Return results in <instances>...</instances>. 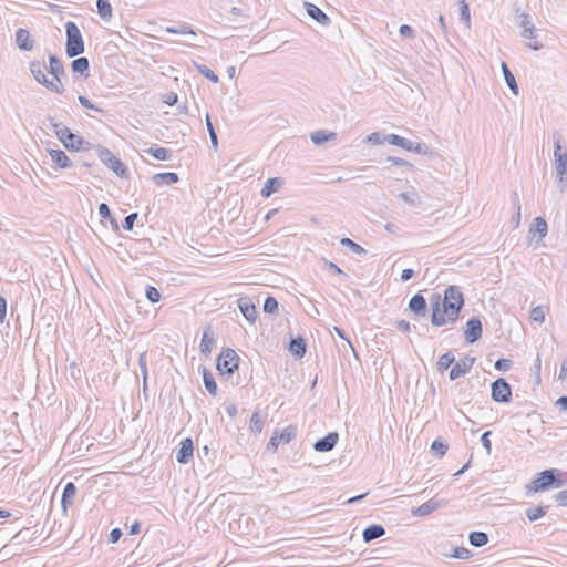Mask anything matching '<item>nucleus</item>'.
<instances>
[{
	"label": "nucleus",
	"instance_id": "obj_3",
	"mask_svg": "<svg viewBox=\"0 0 567 567\" xmlns=\"http://www.w3.org/2000/svg\"><path fill=\"white\" fill-rule=\"evenodd\" d=\"M563 473L560 470L557 468H549L540 472L538 476L532 481L530 483V491L533 492H539V491H547L549 488H559L563 487L566 483L561 478Z\"/></svg>",
	"mask_w": 567,
	"mask_h": 567
},
{
	"label": "nucleus",
	"instance_id": "obj_64",
	"mask_svg": "<svg viewBox=\"0 0 567 567\" xmlns=\"http://www.w3.org/2000/svg\"><path fill=\"white\" fill-rule=\"evenodd\" d=\"M555 499L560 506L567 505V489L560 491L555 495Z\"/></svg>",
	"mask_w": 567,
	"mask_h": 567
},
{
	"label": "nucleus",
	"instance_id": "obj_15",
	"mask_svg": "<svg viewBox=\"0 0 567 567\" xmlns=\"http://www.w3.org/2000/svg\"><path fill=\"white\" fill-rule=\"evenodd\" d=\"M237 305L244 318L248 322L255 323L257 319V310L251 299L249 297H240L237 300Z\"/></svg>",
	"mask_w": 567,
	"mask_h": 567
},
{
	"label": "nucleus",
	"instance_id": "obj_27",
	"mask_svg": "<svg viewBox=\"0 0 567 567\" xmlns=\"http://www.w3.org/2000/svg\"><path fill=\"white\" fill-rule=\"evenodd\" d=\"M76 494V486L73 482L66 483L62 493L61 505L64 509L73 504V497Z\"/></svg>",
	"mask_w": 567,
	"mask_h": 567
},
{
	"label": "nucleus",
	"instance_id": "obj_37",
	"mask_svg": "<svg viewBox=\"0 0 567 567\" xmlns=\"http://www.w3.org/2000/svg\"><path fill=\"white\" fill-rule=\"evenodd\" d=\"M455 362V357L451 351L445 352L439 358L437 370L443 372L447 370Z\"/></svg>",
	"mask_w": 567,
	"mask_h": 567
},
{
	"label": "nucleus",
	"instance_id": "obj_13",
	"mask_svg": "<svg viewBox=\"0 0 567 567\" xmlns=\"http://www.w3.org/2000/svg\"><path fill=\"white\" fill-rule=\"evenodd\" d=\"M447 504L446 499H437V498H431L430 501L423 503L419 507L412 508L411 513L413 516L423 517L426 516L436 509L444 507Z\"/></svg>",
	"mask_w": 567,
	"mask_h": 567
},
{
	"label": "nucleus",
	"instance_id": "obj_8",
	"mask_svg": "<svg viewBox=\"0 0 567 567\" xmlns=\"http://www.w3.org/2000/svg\"><path fill=\"white\" fill-rule=\"evenodd\" d=\"M385 140L391 145L400 146L406 151L414 152L416 154L426 155L430 153V147L425 143L413 142L398 134H389Z\"/></svg>",
	"mask_w": 567,
	"mask_h": 567
},
{
	"label": "nucleus",
	"instance_id": "obj_14",
	"mask_svg": "<svg viewBox=\"0 0 567 567\" xmlns=\"http://www.w3.org/2000/svg\"><path fill=\"white\" fill-rule=\"evenodd\" d=\"M482 337V322L478 318H471L466 322V328L464 330V338L467 343H474L480 340Z\"/></svg>",
	"mask_w": 567,
	"mask_h": 567
},
{
	"label": "nucleus",
	"instance_id": "obj_29",
	"mask_svg": "<svg viewBox=\"0 0 567 567\" xmlns=\"http://www.w3.org/2000/svg\"><path fill=\"white\" fill-rule=\"evenodd\" d=\"M501 69L507 86L509 87L514 95H518V84L516 82L514 74L511 72L509 68L505 62L501 63Z\"/></svg>",
	"mask_w": 567,
	"mask_h": 567
},
{
	"label": "nucleus",
	"instance_id": "obj_20",
	"mask_svg": "<svg viewBox=\"0 0 567 567\" xmlns=\"http://www.w3.org/2000/svg\"><path fill=\"white\" fill-rule=\"evenodd\" d=\"M305 7L308 16L315 21L324 27L330 24V18L319 7L310 2H306Z\"/></svg>",
	"mask_w": 567,
	"mask_h": 567
},
{
	"label": "nucleus",
	"instance_id": "obj_32",
	"mask_svg": "<svg viewBox=\"0 0 567 567\" xmlns=\"http://www.w3.org/2000/svg\"><path fill=\"white\" fill-rule=\"evenodd\" d=\"M306 341L302 337L291 339L289 350L297 357L302 358L306 353Z\"/></svg>",
	"mask_w": 567,
	"mask_h": 567
},
{
	"label": "nucleus",
	"instance_id": "obj_16",
	"mask_svg": "<svg viewBox=\"0 0 567 567\" xmlns=\"http://www.w3.org/2000/svg\"><path fill=\"white\" fill-rule=\"evenodd\" d=\"M474 361L475 358L465 357L464 359L455 362L450 370V379L453 381L466 374L474 364Z\"/></svg>",
	"mask_w": 567,
	"mask_h": 567
},
{
	"label": "nucleus",
	"instance_id": "obj_34",
	"mask_svg": "<svg viewBox=\"0 0 567 567\" xmlns=\"http://www.w3.org/2000/svg\"><path fill=\"white\" fill-rule=\"evenodd\" d=\"M203 381L209 394L215 396L217 394V384L214 375L206 368L203 370Z\"/></svg>",
	"mask_w": 567,
	"mask_h": 567
},
{
	"label": "nucleus",
	"instance_id": "obj_22",
	"mask_svg": "<svg viewBox=\"0 0 567 567\" xmlns=\"http://www.w3.org/2000/svg\"><path fill=\"white\" fill-rule=\"evenodd\" d=\"M215 343L214 332L210 327H206L203 332V337L200 340V352L205 357H208L213 350Z\"/></svg>",
	"mask_w": 567,
	"mask_h": 567
},
{
	"label": "nucleus",
	"instance_id": "obj_40",
	"mask_svg": "<svg viewBox=\"0 0 567 567\" xmlns=\"http://www.w3.org/2000/svg\"><path fill=\"white\" fill-rule=\"evenodd\" d=\"M547 230H548L547 223L543 217H536L534 219L533 226L529 229L530 233L532 231L537 233L540 238H544L547 235Z\"/></svg>",
	"mask_w": 567,
	"mask_h": 567
},
{
	"label": "nucleus",
	"instance_id": "obj_53",
	"mask_svg": "<svg viewBox=\"0 0 567 567\" xmlns=\"http://www.w3.org/2000/svg\"><path fill=\"white\" fill-rule=\"evenodd\" d=\"M138 365L141 369V372L143 374L144 379V388L146 386V379H147V358L146 352H142L138 357Z\"/></svg>",
	"mask_w": 567,
	"mask_h": 567
},
{
	"label": "nucleus",
	"instance_id": "obj_50",
	"mask_svg": "<svg viewBox=\"0 0 567 567\" xmlns=\"http://www.w3.org/2000/svg\"><path fill=\"white\" fill-rule=\"evenodd\" d=\"M449 446L442 441L435 440L431 445V450L439 456L445 455Z\"/></svg>",
	"mask_w": 567,
	"mask_h": 567
},
{
	"label": "nucleus",
	"instance_id": "obj_26",
	"mask_svg": "<svg viewBox=\"0 0 567 567\" xmlns=\"http://www.w3.org/2000/svg\"><path fill=\"white\" fill-rule=\"evenodd\" d=\"M511 203L513 208L515 209V214L511 219V223L513 225V228H517L520 224V217H522V206L519 200V195L516 190L512 192L511 194Z\"/></svg>",
	"mask_w": 567,
	"mask_h": 567
},
{
	"label": "nucleus",
	"instance_id": "obj_19",
	"mask_svg": "<svg viewBox=\"0 0 567 567\" xmlns=\"http://www.w3.org/2000/svg\"><path fill=\"white\" fill-rule=\"evenodd\" d=\"M16 44L22 51H31L34 48V40L31 39L29 30L20 28L16 31Z\"/></svg>",
	"mask_w": 567,
	"mask_h": 567
},
{
	"label": "nucleus",
	"instance_id": "obj_60",
	"mask_svg": "<svg viewBox=\"0 0 567 567\" xmlns=\"http://www.w3.org/2000/svg\"><path fill=\"white\" fill-rule=\"evenodd\" d=\"M512 365V361L509 359H498L495 362V369L498 371H507Z\"/></svg>",
	"mask_w": 567,
	"mask_h": 567
},
{
	"label": "nucleus",
	"instance_id": "obj_62",
	"mask_svg": "<svg viewBox=\"0 0 567 567\" xmlns=\"http://www.w3.org/2000/svg\"><path fill=\"white\" fill-rule=\"evenodd\" d=\"M388 162H390L392 165L395 166H409L412 167V164L403 158L395 157V156H389Z\"/></svg>",
	"mask_w": 567,
	"mask_h": 567
},
{
	"label": "nucleus",
	"instance_id": "obj_49",
	"mask_svg": "<svg viewBox=\"0 0 567 567\" xmlns=\"http://www.w3.org/2000/svg\"><path fill=\"white\" fill-rule=\"evenodd\" d=\"M206 126H207V130H208V133H209L212 146L214 148H217V146H218V137H217V134L215 132V128L213 126V123H212L210 117H209L208 114L206 115Z\"/></svg>",
	"mask_w": 567,
	"mask_h": 567
},
{
	"label": "nucleus",
	"instance_id": "obj_6",
	"mask_svg": "<svg viewBox=\"0 0 567 567\" xmlns=\"http://www.w3.org/2000/svg\"><path fill=\"white\" fill-rule=\"evenodd\" d=\"M48 72L52 75L49 79L48 90L55 94H62L64 92L62 79L66 76V72L62 61L54 54L49 55Z\"/></svg>",
	"mask_w": 567,
	"mask_h": 567
},
{
	"label": "nucleus",
	"instance_id": "obj_46",
	"mask_svg": "<svg viewBox=\"0 0 567 567\" xmlns=\"http://www.w3.org/2000/svg\"><path fill=\"white\" fill-rule=\"evenodd\" d=\"M278 310V301L275 297L268 296L264 301V311L266 313H275Z\"/></svg>",
	"mask_w": 567,
	"mask_h": 567
},
{
	"label": "nucleus",
	"instance_id": "obj_21",
	"mask_svg": "<svg viewBox=\"0 0 567 567\" xmlns=\"http://www.w3.org/2000/svg\"><path fill=\"white\" fill-rule=\"evenodd\" d=\"M409 309L417 317L426 316V300L421 293H415L409 301Z\"/></svg>",
	"mask_w": 567,
	"mask_h": 567
},
{
	"label": "nucleus",
	"instance_id": "obj_24",
	"mask_svg": "<svg viewBox=\"0 0 567 567\" xmlns=\"http://www.w3.org/2000/svg\"><path fill=\"white\" fill-rule=\"evenodd\" d=\"M385 534V529L382 525L372 524L364 528L362 533V538L365 543H370Z\"/></svg>",
	"mask_w": 567,
	"mask_h": 567
},
{
	"label": "nucleus",
	"instance_id": "obj_59",
	"mask_svg": "<svg viewBox=\"0 0 567 567\" xmlns=\"http://www.w3.org/2000/svg\"><path fill=\"white\" fill-rule=\"evenodd\" d=\"M519 19H520L519 25L523 28V30H528V29L535 30V27H534L533 22L530 21L528 14L523 13L519 16Z\"/></svg>",
	"mask_w": 567,
	"mask_h": 567
},
{
	"label": "nucleus",
	"instance_id": "obj_52",
	"mask_svg": "<svg viewBox=\"0 0 567 567\" xmlns=\"http://www.w3.org/2000/svg\"><path fill=\"white\" fill-rule=\"evenodd\" d=\"M145 296L153 303L159 301L161 299V293L154 286H147L145 290Z\"/></svg>",
	"mask_w": 567,
	"mask_h": 567
},
{
	"label": "nucleus",
	"instance_id": "obj_41",
	"mask_svg": "<svg viewBox=\"0 0 567 567\" xmlns=\"http://www.w3.org/2000/svg\"><path fill=\"white\" fill-rule=\"evenodd\" d=\"M145 152L158 161H167L171 155L169 150L164 147H151Z\"/></svg>",
	"mask_w": 567,
	"mask_h": 567
},
{
	"label": "nucleus",
	"instance_id": "obj_33",
	"mask_svg": "<svg viewBox=\"0 0 567 567\" xmlns=\"http://www.w3.org/2000/svg\"><path fill=\"white\" fill-rule=\"evenodd\" d=\"M468 542L474 547H482L488 543V535L484 532H471Z\"/></svg>",
	"mask_w": 567,
	"mask_h": 567
},
{
	"label": "nucleus",
	"instance_id": "obj_28",
	"mask_svg": "<svg viewBox=\"0 0 567 567\" xmlns=\"http://www.w3.org/2000/svg\"><path fill=\"white\" fill-rule=\"evenodd\" d=\"M50 156H51L52 162L59 168H68L72 164L70 158L68 157V155L61 150H51Z\"/></svg>",
	"mask_w": 567,
	"mask_h": 567
},
{
	"label": "nucleus",
	"instance_id": "obj_7",
	"mask_svg": "<svg viewBox=\"0 0 567 567\" xmlns=\"http://www.w3.org/2000/svg\"><path fill=\"white\" fill-rule=\"evenodd\" d=\"M239 355L234 349L227 348L217 358V370L220 374H233L239 364Z\"/></svg>",
	"mask_w": 567,
	"mask_h": 567
},
{
	"label": "nucleus",
	"instance_id": "obj_48",
	"mask_svg": "<svg viewBox=\"0 0 567 567\" xmlns=\"http://www.w3.org/2000/svg\"><path fill=\"white\" fill-rule=\"evenodd\" d=\"M166 32L168 33H173V34H193L195 35L196 33L194 32L193 29H190L188 25L186 24H183L178 28H175V27H167L166 29Z\"/></svg>",
	"mask_w": 567,
	"mask_h": 567
},
{
	"label": "nucleus",
	"instance_id": "obj_30",
	"mask_svg": "<svg viewBox=\"0 0 567 567\" xmlns=\"http://www.w3.org/2000/svg\"><path fill=\"white\" fill-rule=\"evenodd\" d=\"M153 181L156 185H169L177 183L179 181V177L176 173L173 172L157 173L153 176Z\"/></svg>",
	"mask_w": 567,
	"mask_h": 567
},
{
	"label": "nucleus",
	"instance_id": "obj_57",
	"mask_svg": "<svg viewBox=\"0 0 567 567\" xmlns=\"http://www.w3.org/2000/svg\"><path fill=\"white\" fill-rule=\"evenodd\" d=\"M365 141L372 145H380L386 140L380 133L373 132L367 136Z\"/></svg>",
	"mask_w": 567,
	"mask_h": 567
},
{
	"label": "nucleus",
	"instance_id": "obj_42",
	"mask_svg": "<svg viewBox=\"0 0 567 567\" xmlns=\"http://www.w3.org/2000/svg\"><path fill=\"white\" fill-rule=\"evenodd\" d=\"M340 244L343 247L349 248L355 255H365L367 254V250L362 246H360L359 244L354 243L350 238H342Z\"/></svg>",
	"mask_w": 567,
	"mask_h": 567
},
{
	"label": "nucleus",
	"instance_id": "obj_23",
	"mask_svg": "<svg viewBox=\"0 0 567 567\" xmlns=\"http://www.w3.org/2000/svg\"><path fill=\"white\" fill-rule=\"evenodd\" d=\"M284 181L280 177L268 178L260 192V195L265 198L270 197L274 193L278 192L282 186Z\"/></svg>",
	"mask_w": 567,
	"mask_h": 567
},
{
	"label": "nucleus",
	"instance_id": "obj_56",
	"mask_svg": "<svg viewBox=\"0 0 567 567\" xmlns=\"http://www.w3.org/2000/svg\"><path fill=\"white\" fill-rule=\"evenodd\" d=\"M78 100L83 107L94 110L95 112L100 113L104 112L101 107L94 105L86 96L79 95Z\"/></svg>",
	"mask_w": 567,
	"mask_h": 567
},
{
	"label": "nucleus",
	"instance_id": "obj_36",
	"mask_svg": "<svg viewBox=\"0 0 567 567\" xmlns=\"http://www.w3.org/2000/svg\"><path fill=\"white\" fill-rule=\"evenodd\" d=\"M99 214L103 219H107L110 221L113 230L118 229V224H117L116 219L112 216L107 204H105V203L100 204Z\"/></svg>",
	"mask_w": 567,
	"mask_h": 567
},
{
	"label": "nucleus",
	"instance_id": "obj_11",
	"mask_svg": "<svg viewBox=\"0 0 567 567\" xmlns=\"http://www.w3.org/2000/svg\"><path fill=\"white\" fill-rule=\"evenodd\" d=\"M441 296L439 293L432 295L430 299V306H431V323L434 327H442L446 323H449L447 316L444 315V312H441V306H442Z\"/></svg>",
	"mask_w": 567,
	"mask_h": 567
},
{
	"label": "nucleus",
	"instance_id": "obj_47",
	"mask_svg": "<svg viewBox=\"0 0 567 567\" xmlns=\"http://www.w3.org/2000/svg\"><path fill=\"white\" fill-rule=\"evenodd\" d=\"M262 427H264V422L260 419L259 413L258 412H254L251 417H250V429H251V431H254L256 433H260L262 431Z\"/></svg>",
	"mask_w": 567,
	"mask_h": 567
},
{
	"label": "nucleus",
	"instance_id": "obj_18",
	"mask_svg": "<svg viewBox=\"0 0 567 567\" xmlns=\"http://www.w3.org/2000/svg\"><path fill=\"white\" fill-rule=\"evenodd\" d=\"M194 453V444L192 439L187 437L184 441H182L181 446L176 453V460L181 464H187Z\"/></svg>",
	"mask_w": 567,
	"mask_h": 567
},
{
	"label": "nucleus",
	"instance_id": "obj_58",
	"mask_svg": "<svg viewBox=\"0 0 567 567\" xmlns=\"http://www.w3.org/2000/svg\"><path fill=\"white\" fill-rule=\"evenodd\" d=\"M137 218H138V214L137 213H132V214L127 215L124 218L123 228L125 230H132L133 226H134V223L136 221Z\"/></svg>",
	"mask_w": 567,
	"mask_h": 567
},
{
	"label": "nucleus",
	"instance_id": "obj_43",
	"mask_svg": "<svg viewBox=\"0 0 567 567\" xmlns=\"http://www.w3.org/2000/svg\"><path fill=\"white\" fill-rule=\"evenodd\" d=\"M400 197L411 206H419L421 204L420 196L416 192H403Z\"/></svg>",
	"mask_w": 567,
	"mask_h": 567
},
{
	"label": "nucleus",
	"instance_id": "obj_4",
	"mask_svg": "<svg viewBox=\"0 0 567 567\" xmlns=\"http://www.w3.org/2000/svg\"><path fill=\"white\" fill-rule=\"evenodd\" d=\"M65 35H66V42H65V52L69 58H75L81 55L84 50V40L82 37V33L73 21H68L65 23Z\"/></svg>",
	"mask_w": 567,
	"mask_h": 567
},
{
	"label": "nucleus",
	"instance_id": "obj_61",
	"mask_svg": "<svg viewBox=\"0 0 567 567\" xmlns=\"http://www.w3.org/2000/svg\"><path fill=\"white\" fill-rule=\"evenodd\" d=\"M489 435H491V431H486L481 436L482 445L486 450L487 454H491V450H492V443L489 440Z\"/></svg>",
	"mask_w": 567,
	"mask_h": 567
},
{
	"label": "nucleus",
	"instance_id": "obj_35",
	"mask_svg": "<svg viewBox=\"0 0 567 567\" xmlns=\"http://www.w3.org/2000/svg\"><path fill=\"white\" fill-rule=\"evenodd\" d=\"M97 14L103 20L112 18V6L109 0H96Z\"/></svg>",
	"mask_w": 567,
	"mask_h": 567
},
{
	"label": "nucleus",
	"instance_id": "obj_5",
	"mask_svg": "<svg viewBox=\"0 0 567 567\" xmlns=\"http://www.w3.org/2000/svg\"><path fill=\"white\" fill-rule=\"evenodd\" d=\"M48 121L56 137L68 150L81 151L84 148L86 142L82 137L72 133L66 126L56 122L53 117H48Z\"/></svg>",
	"mask_w": 567,
	"mask_h": 567
},
{
	"label": "nucleus",
	"instance_id": "obj_55",
	"mask_svg": "<svg viewBox=\"0 0 567 567\" xmlns=\"http://www.w3.org/2000/svg\"><path fill=\"white\" fill-rule=\"evenodd\" d=\"M460 14H461V19L464 20L467 24H470V21H471L470 7L465 0H462L460 3Z\"/></svg>",
	"mask_w": 567,
	"mask_h": 567
},
{
	"label": "nucleus",
	"instance_id": "obj_25",
	"mask_svg": "<svg viewBox=\"0 0 567 567\" xmlns=\"http://www.w3.org/2000/svg\"><path fill=\"white\" fill-rule=\"evenodd\" d=\"M71 70L73 73H79L80 75H83L85 79L90 75V62L89 59L85 56L76 58L71 62Z\"/></svg>",
	"mask_w": 567,
	"mask_h": 567
},
{
	"label": "nucleus",
	"instance_id": "obj_10",
	"mask_svg": "<svg viewBox=\"0 0 567 567\" xmlns=\"http://www.w3.org/2000/svg\"><path fill=\"white\" fill-rule=\"evenodd\" d=\"M491 391V396L495 402L508 403L512 400V388L503 378H499L492 383Z\"/></svg>",
	"mask_w": 567,
	"mask_h": 567
},
{
	"label": "nucleus",
	"instance_id": "obj_38",
	"mask_svg": "<svg viewBox=\"0 0 567 567\" xmlns=\"http://www.w3.org/2000/svg\"><path fill=\"white\" fill-rule=\"evenodd\" d=\"M548 508L549 507L546 505H538L535 508H528L526 511V516L530 522H535V520L542 518L543 516H545L548 512Z\"/></svg>",
	"mask_w": 567,
	"mask_h": 567
},
{
	"label": "nucleus",
	"instance_id": "obj_44",
	"mask_svg": "<svg viewBox=\"0 0 567 567\" xmlns=\"http://www.w3.org/2000/svg\"><path fill=\"white\" fill-rule=\"evenodd\" d=\"M197 71L204 75L206 79H208L213 83H217L219 81V78L206 65L204 64H195Z\"/></svg>",
	"mask_w": 567,
	"mask_h": 567
},
{
	"label": "nucleus",
	"instance_id": "obj_2",
	"mask_svg": "<svg viewBox=\"0 0 567 567\" xmlns=\"http://www.w3.org/2000/svg\"><path fill=\"white\" fill-rule=\"evenodd\" d=\"M553 142L556 177L558 179L559 190L564 193L567 188V152L561 146L563 136L560 133H553Z\"/></svg>",
	"mask_w": 567,
	"mask_h": 567
},
{
	"label": "nucleus",
	"instance_id": "obj_39",
	"mask_svg": "<svg viewBox=\"0 0 567 567\" xmlns=\"http://www.w3.org/2000/svg\"><path fill=\"white\" fill-rule=\"evenodd\" d=\"M535 33H536L535 30H530V29L523 30L522 37L527 40V45L530 49L537 51V50H540L543 48V44L539 43L538 41H536V34Z\"/></svg>",
	"mask_w": 567,
	"mask_h": 567
},
{
	"label": "nucleus",
	"instance_id": "obj_12",
	"mask_svg": "<svg viewBox=\"0 0 567 567\" xmlns=\"http://www.w3.org/2000/svg\"><path fill=\"white\" fill-rule=\"evenodd\" d=\"M29 70L35 82L45 89H48L49 78L45 72H48V66L43 61L33 60L29 63Z\"/></svg>",
	"mask_w": 567,
	"mask_h": 567
},
{
	"label": "nucleus",
	"instance_id": "obj_45",
	"mask_svg": "<svg viewBox=\"0 0 567 567\" xmlns=\"http://www.w3.org/2000/svg\"><path fill=\"white\" fill-rule=\"evenodd\" d=\"M296 436V427L289 425L278 435L281 443L288 444Z\"/></svg>",
	"mask_w": 567,
	"mask_h": 567
},
{
	"label": "nucleus",
	"instance_id": "obj_63",
	"mask_svg": "<svg viewBox=\"0 0 567 567\" xmlns=\"http://www.w3.org/2000/svg\"><path fill=\"white\" fill-rule=\"evenodd\" d=\"M399 32L402 37H405L409 39L414 38V30L408 24H402L399 29Z\"/></svg>",
	"mask_w": 567,
	"mask_h": 567
},
{
	"label": "nucleus",
	"instance_id": "obj_31",
	"mask_svg": "<svg viewBox=\"0 0 567 567\" xmlns=\"http://www.w3.org/2000/svg\"><path fill=\"white\" fill-rule=\"evenodd\" d=\"M337 137V134L334 132H327L324 130H319L313 133H311L310 138L316 145H321L324 142L334 140Z\"/></svg>",
	"mask_w": 567,
	"mask_h": 567
},
{
	"label": "nucleus",
	"instance_id": "obj_9",
	"mask_svg": "<svg viewBox=\"0 0 567 567\" xmlns=\"http://www.w3.org/2000/svg\"><path fill=\"white\" fill-rule=\"evenodd\" d=\"M97 155L99 158L117 176L125 177L127 175V167L116 156H114L109 148L99 146Z\"/></svg>",
	"mask_w": 567,
	"mask_h": 567
},
{
	"label": "nucleus",
	"instance_id": "obj_51",
	"mask_svg": "<svg viewBox=\"0 0 567 567\" xmlns=\"http://www.w3.org/2000/svg\"><path fill=\"white\" fill-rule=\"evenodd\" d=\"M532 320L543 323L545 321V310L543 307L537 306L530 310Z\"/></svg>",
	"mask_w": 567,
	"mask_h": 567
},
{
	"label": "nucleus",
	"instance_id": "obj_17",
	"mask_svg": "<svg viewBox=\"0 0 567 567\" xmlns=\"http://www.w3.org/2000/svg\"><path fill=\"white\" fill-rule=\"evenodd\" d=\"M339 441V434L337 432H330L326 436L317 440L313 444V450L317 452H329L333 450Z\"/></svg>",
	"mask_w": 567,
	"mask_h": 567
},
{
	"label": "nucleus",
	"instance_id": "obj_1",
	"mask_svg": "<svg viewBox=\"0 0 567 567\" xmlns=\"http://www.w3.org/2000/svg\"><path fill=\"white\" fill-rule=\"evenodd\" d=\"M464 306V297L456 286H449L444 291L442 301L443 312L447 316L449 323H455Z\"/></svg>",
	"mask_w": 567,
	"mask_h": 567
},
{
	"label": "nucleus",
	"instance_id": "obj_54",
	"mask_svg": "<svg viewBox=\"0 0 567 567\" xmlns=\"http://www.w3.org/2000/svg\"><path fill=\"white\" fill-rule=\"evenodd\" d=\"M471 556V551L465 547H455L451 555V557L456 559H468Z\"/></svg>",
	"mask_w": 567,
	"mask_h": 567
}]
</instances>
